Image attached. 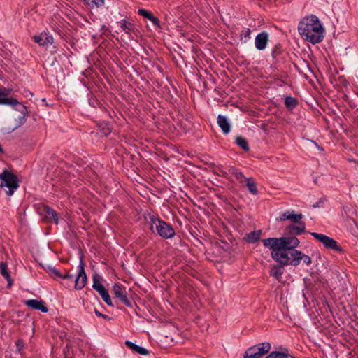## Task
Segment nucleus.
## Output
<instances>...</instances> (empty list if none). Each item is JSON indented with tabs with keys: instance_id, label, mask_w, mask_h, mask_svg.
<instances>
[{
	"instance_id": "obj_1",
	"label": "nucleus",
	"mask_w": 358,
	"mask_h": 358,
	"mask_svg": "<svg viewBox=\"0 0 358 358\" xmlns=\"http://www.w3.org/2000/svg\"><path fill=\"white\" fill-rule=\"evenodd\" d=\"M300 35L312 44L320 43L324 38V29L315 15L304 17L299 24Z\"/></svg>"
},
{
	"instance_id": "obj_2",
	"label": "nucleus",
	"mask_w": 358,
	"mask_h": 358,
	"mask_svg": "<svg viewBox=\"0 0 358 358\" xmlns=\"http://www.w3.org/2000/svg\"><path fill=\"white\" fill-rule=\"evenodd\" d=\"M150 230L162 238L168 239L173 237L176 234L175 230L171 224L161 220L153 215H150Z\"/></svg>"
},
{
	"instance_id": "obj_3",
	"label": "nucleus",
	"mask_w": 358,
	"mask_h": 358,
	"mask_svg": "<svg viewBox=\"0 0 358 358\" xmlns=\"http://www.w3.org/2000/svg\"><path fill=\"white\" fill-rule=\"evenodd\" d=\"M0 187H7L8 190L6 192V194L8 196L13 195L14 192L19 187L17 176L8 170H4L0 174Z\"/></svg>"
},
{
	"instance_id": "obj_4",
	"label": "nucleus",
	"mask_w": 358,
	"mask_h": 358,
	"mask_svg": "<svg viewBox=\"0 0 358 358\" xmlns=\"http://www.w3.org/2000/svg\"><path fill=\"white\" fill-rule=\"evenodd\" d=\"M301 251L296 249L281 252L276 262L281 265L297 266L301 261Z\"/></svg>"
},
{
	"instance_id": "obj_5",
	"label": "nucleus",
	"mask_w": 358,
	"mask_h": 358,
	"mask_svg": "<svg viewBox=\"0 0 358 358\" xmlns=\"http://www.w3.org/2000/svg\"><path fill=\"white\" fill-rule=\"evenodd\" d=\"M310 234L313 237H314L315 239L322 243L327 250H333L338 252H343V249L342 248V247L340 246L337 241H335L334 238L327 236L324 234L316 232H310Z\"/></svg>"
},
{
	"instance_id": "obj_6",
	"label": "nucleus",
	"mask_w": 358,
	"mask_h": 358,
	"mask_svg": "<svg viewBox=\"0 0 358 358\" xmlns=\"http://www.w3.org/2000/svg\"><path fill=\"white\" fill-rule=\"evenodd\" d=\"M101 278L97 273L93 275L92 287L99 293L103 301L109 306L114 307L110 294L106 287L101 283Z\"/></svg>"
},
{
	"instance_id": "obj_7",
	"label": "nucleus",
	"mask_w": 358,
	"mask_h": 358,
	"mask_svg": "<svg viewBox=\"0 0 358 358\" xmlns=\"http://www.w3.org/2000/svg\"><path fill=\"white\" fill-rule=\"evenodd\" d=\"M264 246L271 250V256L276 262L280 252V238H268L262 240Z\"/></svg>"
},
{
	"instance_id": "obj_8",
	"label": "nucleus",
	"mask_w": 358,
	"mask_h": 358,
	"mask_svg": "<svg viewBox=\"0 0 358 358\" xmlns=\"http://www.w3.org/2000/svg\"><path fill=\"white\" fill-rule=\"evenodd\" d=\"M114 299H118L122 304L127 307H131V301L127 297L126 287L120 283H115L113 287Z\"/></svg>"
},
{
	"instance_id": "obj_9",
	"label": "nucleus",
	"mask_w": 358,
	"mask_h": 358,
	"mask_svg": "<svg viewBox=\"0 0 358 358\" xmlns=\"http://www.w3.org/2000/svg\"><path fill=\"white\" fill-rule=\"evenodd\" d=\"M300 241L296 236L291 235H285L280 238V245L281 252L296 249L299 245Z\"/></svg>"
},
{
	"instance_id": "obj_10",
	"label": "nucleus",
	"mask_w": 358,
	"mask_h": 358,
	"mask_svg": "<svg viewBox=\"0 0 358 358\" xmlns=\"http://www.w3.org/2000/svg\"><path fill=\"white\" fill-rule=\"evenodd\" d=\"M84 266H85V264L83 260V257H81L80 260V264L78 266L79 267L78 275L77 278L75 280H73V281L75 282L74 287L77 290L82 289L85 286L87 281V277L85 273Z\"/></svg>"
},
{
	"instance_id": "obj_11",
	"label": "nucleus",
	"mask_w": 358,
	"mask_h": 358,
	"mask_svg": "<svg viewBox=\"0 0 358 358\" xmlns=\"http://www.w3.org/2000/svg\"><path fill=\"white\" fill-rule=\"evenodd\" d=\"M306 232V224L304 222L299 220V222L292 223L285 229V235H291L296 236Z\"/></svg>"
},
{
	"instance_id": "obj_12",
	"label": "nucleus",
	"mask_w": 358,
	"mask_h": 358,
	"mask_svg": "<svg viewBox=\"0 0 358 358\" xmlns=\"http://www.w3.org/2000/svg\"><path fill=\"white\" fill-rule=\"evenodd\" d=\"M13 90L3 87H0V105L15 106L18 101L13 97H9Z\"/></svg>"
},
{
	"instance_id": "obj_13",
	"label": "nucleus",
	"mask_w": 358,
	"mask_h": 358,
	"mask_svg": "<svg viewBox=\"0 0 358 358\" xmlns=\"http://www.w3.org/2000/svg\"><path fill=\"white\" fill-rule=\"evenodd\" d=\"M43 213L44 214L43 220L45 222L55 223V224H58V213L53 208L48 206H44L43 207Z\"/></svg>"
},
{
	"instance_id": "obj_14",
	"label": "nucleus",
	"mask_w": 358,
	"mask_h": 358,
	"mask_svg": "<svg viewBox=\"0 0 358 358\" xmlns=\"http://www.w3.org/2000/svg\"><path fill=\"white\" fill-rule=\"evenodd\" d=\"M268 41V34L266 31H262L257 35L255 38V47L259 50H263L266 48Z\"/></svg>"
},
{
	"instance_id": "obj_15",
	"label": "nucleus",
	"mask_w": 358,
	"mask_h": 358,
	"mask_svg": "<svg viewBox=\"0 0 358 358\" xmlns=\"http://www.w3.org/2000/svg\"><path fill=\"white\" fill-rule=\"evenodd\" d=\"M302 217H303V215L301 213L294 214V211H292V212L286 211V212L283 213L282 215H280L279 218H277V221L284 222L287 220H289L293 223H296V222H299V220H301L302 219Z\"/></svg>"
},
{
	"instance_id": "obj_16",
	"label": "nucleus",
	"mask_w": 358,
	"mask_h": 358,
	"mask_svg": "<svg viewBox=\"0 0 358 358\" xmlns=\"http://www.w3.org/2000/svg\"><path fill=\"white\" fill-rule=\"evenodd\" d=\"M25 304L34 310H41L42 313H47L48 308L46 307L43 301H38L36 299H29L25 302Z\"/></svg>"
},
{
	"instance_id": "obj_17",
	"label": "nucleus",
	"mask_w": 358,
	"mask_h": 358,
	"mask_svg": "<svg viewBox=\"0 0 358 358\" xmlns=\"http://www.w3.org/2000/svg\"><path fill=\"white\" fill-rule=\"evenodd\" d=\"M33 40L40 45L43 46L48 44H52L54 42L53 37L46 33H41L38 36H34Z\"/></svg>"
},
{
	"instance_id": "obj_18",
	"label": "nucleus",
	"mask_w": 358,
	"mask_h": 358,
	"mask_svg": "<svg viewBox=\"0 0 358 358\" xmlns=\"http://www.w3.org/2000/svg\"><path fill=\"white\" fill-rule=\"evenodd\" d=\"M12 106L16 110L20 112V113L22 115V117H20V118H19L20 124L18 126L23 124L26 122L27 117L29 115V112L28 111L27 108L25 106L20 103L19 101H18V103L15 104V106Z\"/></svg>"
},
{
	"instance_id": "obj_19",
	"label": "nucleus",
	"mask_w": 358,
	"mask_h": 358,
	"mask_svg": "<svg viewBox=\"0 0 358 358\" xmlns=\"http://www.w3.org/2000/svg\"><path fill=\"white\" fill-rule=\"evenodd\" d=\"M285 54L284 50L282 49V45L280 43H278L275 45V47L272 50V57L274 59L273 63L277 64L280 62L283 59V55Z\"/></svg>"
},
{
	"instance_id": "obj_20",
	"label": "nucleus",
	"mask_w": 358,
	"mask_h": 358,
	"mask_svg": "<svg viewBox=\"0 0 358 358\" xmlns=\"http://www.w3.org/2000/svg\"><path fill=\"white\" fill-rule=\"evenodd\" d=\"M217 124L224 134L230 132L231 125L225 116L219 115L217 116Z\"/></svg>"
},
{
	"instance_id": "obj_21",
	"label": "nucleus",
	"mask_w": 358,
	"mask_h": 358,
	"mask_svg": "<svg viewBox=\"0 0 358 358\" xmlns=\"http://www.w3.org/2000/svg\"><path fill=\"white\" fill-rule=\"evenodd\" d=\"M0 273L5 278L8 282L7 287H10L13 284V280L11 278L10 272L8 269V265L6 262L0 263Z\"/></svg>"
},
{
	"instance_id": "obj_22",
	"label": "nucleus",
	"mask_w": 358,
	"mask_h": 358,
	"mask_svg": "<svg viewBox=\"0 0 358 358\" xmlns=\"http://www.w3.org/2000/svg\"><path fill=\"white\" fill-rule=\"evenodd\" d=\"M125 345L129 348L131 350H132L134 352H136V353L139 354V355H149V351L141 347V346H139L135 343H134L133 342L131 341H125Z\"/></svg>"
},
{
	"instance_id": "obj_23",
	"label": "nucleus",
	"mask_w": 358,
	"mask_h": 358,
	"mask_svg": "<svg viewBox=\"0 0 358 358\" xmlns=\"http://www.w3.org/2000/svg\"><path fill=\"white\" fill-rule=\"evenodd\" d=\"M261 235L262 230L252 231L245 236L244 240L248 243H255L260 239Z\"/></svg>"
},
{
	"instance_id": "obj_24",
	"label": "nucleus",
	"mask_w": 358,
	"mask_h": 358,
	"mask_svg": "<svg viewBox=\"0 0 358 358\" xmlns=\"http://www.w3.org/2000/svg\"><path fill=\"white\" fill-rule=\"evenodd\" d=\"M285 266V265H281L280 264L279 265H274L270 271V275L277 280H279L284 272L283 266Z\"/></svg>"
},
{
	"instance_id": "obj_25",
	"label": "nucleus",
	"mask_w": 358,
	"mask_h": 358,
	"mask_svg": "<svg viewBox=\"0 0 358 358\" xmlns=\"http://www.w3.org/2000/svg\"><path fill=\"white\" fill-rule=\"evenodd\" d=\"M265 358H294L288 354V351L285 349V352L273 351Z\"/></svg>"
},
{
	"instance_id": "obj_26",
	"label": "nucleus",
	"mask_w": 358,
	"mask_h": 358,
	"mask_svg": "<svg viewBox=\"0 0 358 358\" xmlns=\"http://www.w3.org/2000/svg\"><path fill=\"white\" fill-rule=\"evenodd\" d=\"M245 182L249 192L253 195L257 194L258 190L255 179L252 178H248L246 179Z\"/></svg>"
},
{
	"instance_id": "obj_27",
	"label": "nucleus",
	"mask_w": 358,
	"mask_h": 358,
	"mask_svg": "<svg viewBox=\"0 0 358 358\" xmlns=\"http://www.w3.org/2000/svg\"><path fill=\"white\" fill-rule=\"evenodd\" d=\"M44 269L54 280H57L59 277H61V272L54 266L48 265Z\"/></svg>"
},
{
	"instance_id": "obj_28",
	"label": "nucleus",
	"mask_w": 358,
	"mask_h": 358,
	"mask_svg": "<svg viewBox=\"0 0 358 358\" xmlns=\"http://www.w3.org/2000/svg\"><path fill=\"white\" fill-rule=\"evenodd\" d=\"M122 31H124L127 34H130L131 31H135L134 24L131 22H127L126 20H123L121 23Z\"/></svg>"
},
{
	"instance_id": "obj_29",
	"label": "nucleus",
	"mask_w": 358,
	"mask_h": 358,
	"mask_svg": "<svg viewBox=\"0 0 358 358\" xmlns=\"http://www.w3.org/2000/svg\"><path fill=\"white\" fill-rule=\"evenodd\" d=\"M236 143L242 148L244 151L248 152L250 150L248 141L245 138L242 136H238L236 138Z\"/></svg>"
},
{
	"instance_id": "obj_30",
	"label": "nucleus",
	"mask_w": 358,
	"mask_h": 358,
	"mask_svg": "<svg viewBox=\"0 0 358 358\" xmlns=\"http://www.w3.org/2000/svg\"><path fill=\"white\" fill-rule=\"evenodd\" d=\"M298 103L297 99L292 96H287L285 99V105L289 110L294 108Z\"/></svg>"
},
{
	"instance_id": "obj_31",
	"label": "nucleus",
	"mask_w": 358,
	"mask_h": 358,
	"mask_svg": "<svg viewBox=\"0 0 358 358\" xmlns=\"http://www.w3.org/2000/svg\"><path fill=\"white\" fill-rule=\"evenodd\" d=\"M231 173L234 175L236 180L241 183L243 182L244 181H246V179L248 178L245 177L244 174L242 172L239 171L236 169H232L231 171Z\"/></svg>"
},
{
	"instance_id": "obj_32",
	"label": "nucleus",
	"mask_w": 358,
	"mask_h": 358,
	"mask_svg": "<svg viewBox=\"0 0 358 358\" xmlns=\"http://www.w3.org/2000/svg\"><path fill=\"white\" fill-rule=\"evenodd\" d=\"M271 349V344L269 343H263L259 345L257 350L262 352V355L267 354Z\"/></svg>"
},
{
	"instance_id": "obj_33",
	"label": "nucleus",
	"mask_w": 358,
	"mask_h": 358,
	"mask_svg": "<svg viewBox=\"0 0 358 358\" xmlns=\"http://www.w3.org/2000/svg\"><path fill=\"white\" fill-rule=\"evenodd\" d=\"M16 345V352L20 354H22V351L24 348V340L22 338L17 339V341L15 342Z\"/></svg>"
},
{
	"instance_id": "obj_34",
	"label": "nucleus",
	"mask_w": 358,
	"mask_h": 358,
	"mask_svg": "<svg viewBox=\"0 0 358 358\" xmlns=\"http://www.w3.org/2000/svg\"><path fill=\"white\" fill-rule=\"evenodd\" d=\"M87 4L89 6H92L93 7L94 6H96V7H99L103 5L104 0H85Z\"/></svg>"
},
{
	"instance_id": "obj_35",
	"label": "nucleus",
	"mask_w": 358,
	"mask_h": 358,
	"mask_svg": "<svg viewBox=\"0 0 358 358\" xmlns=\"http://www.w3.org/2000/svg\"><path fill=\"white\" fill-rule=\"evenodd\" d=\"M100 133L103 136H108L111 133V128L109 127V124H105V125L101 129Z\"/></svg>"
},
{
	"instance_id": "obj_36",
	"label": "nucleus",
	"mask_w": 358,
	"mask_h": 358,
	"mask_svg": "<svg viewBox=\"0 0 358 358\" xmlns=\"http://www.w3.org/2000/svg\"><path fill=\"white\" fill-rule=\"evenodd\" d=\"M138 14L148 19V20H149L150 17H151V15H152V13L150 11L143 9V8L138 9Z\"/></svg>"
},
{
	"instance_id": "obj_37",
	"label": "nucleus",
	"mask_w": 358,
	"mask_h": 358,
	"mask_svg": "<svg viewBox=\"0 0 358 358\" xmlns=\"http://www.w3.org/2000/svg\"><path fill=\"white\" fill-rule=\"evenodd\" d=\"M301 260H302L306 265H309L312 263L311 258L308 255H305L301 252Z\"/></svg>"
},
{
	"instance_id": "obj_38",
	"label": "nucleus",
	"mask_w": 358,
	"mask_h": 358,
	"mask_svg": "<svg viewBox=\"0 0 358 358\" xmlns=\"http://www.w3.org/2000/svg\"><path fill=\"white\" fill-rule=\"evenodd\" d=\"M58 278L70 280L71 282L73 281V275L70 274L69 272H66L64 274L61 273V277H59Z\"/></svg>"
},
{
	"instance_id": "obj_39",
	"label": "nucleus",
	"mask_w": 358,
	"mask_h": 358,
	"mask_svg": "<svg viewBox=\"0 0 358 358\" xmlns=\"http://www.w3.org/2000/svg\"><path fill=\"white\" fill-rule=\"evenodd\" d=\"M256 352V349H255V347H251L250 348H248L245 352V354L243 355V357L244 358H251V357L250 356V355H252V354H255Z\"/></svg>"
},
{
	"instance_id": "obj_40",
	"label": "nucleus",
	"mask_w": 358,
	"mask_h": 358,
	"mask_svg": "<svg viewBox=\"0 0 358 358\" xmlns=\"http://www.w3.org/2000/svg\"><path fill=\"white\" fill-rule=\"evenodd\" d=\"M94 313L95 315L99 317H102L103 319L104 320H111L113 318L109 317L108 315H105V314H103V313H101L98 310H96V308L94 309Z\"/></svg>"
},
{
	"instance_id": "obj_41",
	"label": "nucleus",
	"mask_w": 358,
	"mask_h": 358,
	"mask_svg": "<svg viewBox=\"0 0 358 358\" xmlns=\"http://www.w3.org/2000/svg\"><path fill=\"white\" fill-rule=\"evenodd\" d=\"M149 20L158 28H161L159 20L153 14L150 17Z\"/></svg>"
},
{
	"instance_id": "obj_42",
	"label": "nucleus",
	"mask_w": 358,
	"mask_h": 358,
	"mask_svg": "<svg viewBox=\"0 0 358 358\" xmlns=\"http://www.w3.org/2000/svg\"><path fill=\"white\" fill-rule=\"evenodd\" d=\"M326 200H327V199H326V198H325V197H324V198H321L318 202H317V203H315V204H313V208H315L320 207V206H321V205H322V203H324V202Z\"/></svg>"
},
{
	"instance_id": "obj_43",
	"label": "nucleus",
	"mask_w": 358,
	"mask_h": 358,
	"mask_svg": "<svg viewBox=\"0 0 358 358\" xmlns=\"http://www.w3.org/2000/svg\"><path fill=\"white\" fill-rule=\"evenodd\" d=\"M251 358H261L263 355L259 351H256L255 354L250 355Z\"/></svg>"
},
{
	"instance_id": "obj_44",
	"label": "nucleus",
	"mask_w": 358,
	"mask_h": 358,
	"mask_svg": "<svg viewBox=\"0 0 358 358\" xmlns=\"http://www.w3.org/2000/svg\"><path fill=\"white\" fill-rule=\"evenodd\" d=\"M243 33L244 34V36L246 38V37H248L250 35L251 30L249 28H248L245 30L243 31Z\"/></svg>"
},
{
	"instance_id": "obj_45",
	"label": "nucleus",
	"mask_w": 358,
	"mask_h": 358,
	"mask_svg": "<svg viewBox=\"0 0 358 358\" xmlns=\"http://www.w3.org/2000/svg\"><path fill=\"white\" fill-rule=\"evenodd\" d=\"M67 351H69L68 349L67 350H66V348L64 349V350H63V352H64V358H71V357H68V355L66 354Z\"/></svg>"
},
{
	"instance_id": "obj_46",
	"label": "nucleus",
	"mask_w": 358,
	"mask_h": 358,
	"mask_svg": "<svg viewBox=\"0 0 358 358\" xmlns=\"http://www.w3.org/2000/svg\"><path fill=\"white\" fill-rule=\"evenodd\" d=\"M312 142L313 143V141H312ZM314 144H315V146H316V147H317L320 150L324 151V148H323L322 147L319 146V145H318L317 143H315V142H314Z\"/></svg>"
}]
</instances>
